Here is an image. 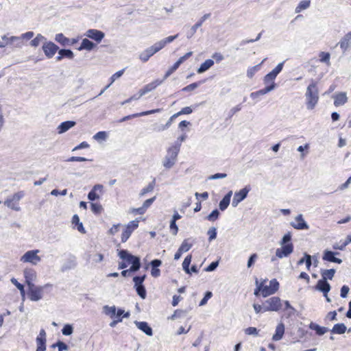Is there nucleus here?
Masks as SVG:
<instances>
[{
    "mask_svg": "<svg viewBox=\"0 0 351 351\" xmlns=\"http://www.w3.org/2000/svg\"><path fill=\"white\" fill-rule=\"evenodd\" d=\"M180 149V143L176 141L174 145L170 147L162 160V165L166 169H171L177 162L178 155Z\"/></svg>",
    "mask_w": 351,
    "mask_h": 351,
    "instance_id": "f257e3e1",
    "label": "nucleus"
},
{
    "mask_svg": "<svg viewBox=\"0 0 351 351\" xmlns=\"http://www.w3.org/2000/svg\"><path fill=\"white\" fill-rule=\"evenodd\" d=\"M306 104L308 110H313L319 100V90L317 83L312 80L305 93Z\"/></svg>",
    "mask_w": 351,
    "mask_h": 351,
    "instance_id": "f03ea898",
    "label": "nucleus"
},
{
    "mask_svg": "<svg viewBox=\"0 0 351 351\" xmlns=\"http://www.w3.org/2000/svg\"><path fill=\"white\" fill-rule=\"evenodd\" d=\"M119 257L128 264H131L130 270L136 272L141 267V259L138 256L130 253L127 250H117Z\"/></svg>",
    "mask_w": 351,
    "mask_h": 351,
    "instance_id": "7ed1b4c3",
    "label": "nucleus"
},
{
    "mask_svg": "<svg viewBox=\"0 0 351 351\" xmlns=\"http://www.w3.org/2000/svg\"><path fill=\"white\" fill-rule=\"evenodd\" d=\"M49 284L44 286H36L33 285L32 287H28V298L31 301L37 302L43 298V289L47 287H51Z\"/></svg>",
    "mask_w": 351,
    "mask_h": 351,
    "instance_id": "20e7f679",
    "label": "nucleus"
},
{
    "mask_svg": "<svg viewBox=\"0 0 351 351\" xmlns=\"http://www.w3.org/2000/svg\"><path fill=\"white\" fill-rule=\"evenodd\" d=\"M281 300L278 297H272L263 303V312L278 311L281 308Z\"/></svg>",
    "mask_w": 351,
    "mask_h": 351,
    "instance_id": "39448f33",
    "label": "nucleus"
},
{
    "mask_svg": "<svg viewBox=\"0 0 351 351\" xmlns=\"http://www.w3.org/2000/svg\"><path fill=\"white\" fill-rule=\"evenodd\" d=\"M39 252L38 250H29L26 252L21 257L20 261L23 263H29L36 265L41 260L40 257L38 256Z\"/></svg>",
    "mask_w": 351,
    "mask_h": 351,
    "instance_id": "423d86ee",
    "label": "nucleus"
},
{
    "mask_svg": "<svg viewBox=\"0 0 351 351\" xmlns=\"http://www.w3.org/2000/svg\"><path fill=\"white\" fill-rule=\"evenodd\" d=\"M251 190L250 186H245L243 189H241L240 191L235 192L232 202V206L233 207L237 206V205L244 200L247 196L250 191Z\"/></svg>",
    "mask_w": 351,
    "mask_h": 351,
    "instance_id": "0eeeda50",
    "label": "nucleus"
},
{
    "mask_svg": "<svg viewBox=\"0 0 351 351\" xmlns=\"http://www.w3.org/2000/svg\"><path fill=\"white\" fill-rule=\"evenodd\" d=\"M84 36L99 43L105 37V34L101 30L89 29L84 33Z\"/></svg>",
    "mask_w": 351,
    "mask_h": 351,
    "instance_id": "6e6552de",
    "label": "nucleus"
},
{
    "mask_svg": "<svg viewBox=\"0 0 351 351\" xmlns=\"http://www.w3.org/2000/svg\"><path fill=\"white\" fill-rule=\"evenodd\" d=\"M59 47L53 42H45L43 45V50L48 58H51L58 51Z\"/></svg>",
    "mask_w": 351,
    "mask_h": 351,
    "instance_id": "1a4fd4ad",
    "label": "nucleus"
},
{
    "mask_svg": "<svg viewBox=\"0 0 351 351\" xmlns=\"http://www.w3.org/2000/svg\"><path fill=\"white\" fill-rule=\"evenodd\" d=\"M281 247L278 248L276 251V256L279 258L287 257L293 251V245L292 243H288L287 245H280Z\"/></svg>",
    "mask_w": 351,
    "mask_h": 351,
    "instance_id": "9d476101",
    "label": "nucleus"
},
{
    "mask_svg": "<svg viewBox=\"0 0 351 351\" xmlns=\"http://www.w3.org/2000/svg\"><path fill=\"white\" fill-rule=\"evenodd\" d=\"M291 226L293 228H295L296 230H299L309 229V226L306 222V221L304 219L303 215L302 214L298 215L295 218V221L291 222Z\"/></svg>",
    "mask_w": 351,
    "mask_h": 351,
    "instance_id": "9b49d317",
    "label": "nucleus"
},
{
    "mask_svg": "<svg viewBox=\"0 0 351 351\" xmlns=\"http://www.w3.org/2000/svg\"><path fill=\"white\" fill-rule=\"evenodd\" d=\"M339 254V252H333L329 250H325L323 252L322 259L328 262L341 264L342 263V260L335 257L336 255Z\"/></svg>",
    "mask_w": 351,
    "mask_h": 351,
    "instance_id": "f8f14e48",
    "label": "nucleus"
},
{
    "mask_svg": "<svg viewBox=\"0 0 351 351\" xmlns=\"http://www.w3.org/2000/svg\"><path fill=\"white\" fill-rule=\"evenodd\" d=\"M315 289L323 293L324 296L326 297V294H328V293L330 291L331 287L327 280H325V279H320L317 281Z\"/></svg>",
    "mask_w": 351,
    "mask_h": 351,
    "instance_id": "ddd939ff",
    "label": "nucleus"
},
{
    "mask_svg": "<svg viewBox=\"0 0 351 351\" xmlns=\"http://www.w3.org/2000/svg\"><path fill=\"white\" fill-rule=\"evenodd\" d=\"M337 45L340 46L343 53H345L351 47V31L344 35V36L337 43Z\"/></svg>",
    "mask_w": 351,
    "mask_h": 351,
    "instance_id": "4468645a",
    "label": "nucleus"
},
{
    "mask_svg": "<svg viewBox=\"0 0 351 351\" xmlns=\"http://www.w3.org/2000/svg\"><path fill=\"white\" fill-rule=\"evenodd\" d=\"M24 277L27 287L30 286L32 287V285H34L33 282L36 278V271L32 269H26L24 270Z\"/></svg>",
    "mask_w": 351,
    "mask_h": 351,
    "instance_id": "2eb2a0df",
    "label": "nucleus"
},
{
    "mask_svg": "<svg viewBox=\"0 0 351 351\" xmlns=\"http://www.w3.org/2000/svg\"><path fill=\"white\" fill-rule=\"evenodd\" d=\"M210 16V14H205L203 16L201 17V19L194 25L191 27L189 32L188 33L187 38H191L193 36L195 33L196 32L197 29L200 27L203 23L208 19Z\"/></svg>",
    "mask_w": 351,
    "mask_h": 351,
    "instance_id": "dca6fc26",
    "label": "nucleus"
},
{
    "mask_svg": "<svg viewBox=\"0 0 351 351\" xmlns=\"http://www.w3.org/2000/svg\"><path fill=\"white\" fill-rule=\"evenodd\" d=\"M163 80H156L152 83H149L144 86L143 88L139 90L140 96H143L144 95L147 94V93L155 89L158 86L162 84Z\"/></svg>",
    "mask_w": 351,
    "mask_h": 351,
    "instance_id": "f3484780",
    "label": "nucleus"
},
{
    "mask_svg": "<svg viewBox=\"0 0 351 351\" xmlns=\"http://www.w3.org/2000/svg\"><path fill=\"white\" fill-rule=\"evenodd\" d=\"M285 324L282 322L279 323L276 328L275 333L272 336V340L274 341L281 340L285 334Z\"/></svg>",
    "mask_w": 351,
    "mask_h": 351,
    "instance_id": "a211bd4d",
    "label": "nucleus"
},
{
    "mask_svg": "<svg viewBox=\"0 0 351 351\" xmlns=\"http://www.w3.org/2000/svg\"><path fill=\"white\" fill-rule=\"evenodd\" d=\"M135 325L137 328L143 331L147 336H152L153 335L152 328L149 326L146 322H134Z\"/></svg>",
    "mask_w": 351,
    "mask_h": 351,
    "instance_id": "6ab92c4d",
    "label": "nucleus"
},
{
    "mask_svg": "<svg viewBox=\"0 0 351 351\" xmlns=\"http://www.w3.org/2000/svg\"><path fill=\"white\" fill-rule=\"evenodd\" d=\"M159 111H160V109H155V110H148V111L142 112H140V113H136V114L128 115V116H125V117H123L121 119H120L119 122L121 123V122L130 120V119H131L132 118L139 117L145 116V115H149V114H154L155 112H158Z\"/></svg>",
    "mask_w": 351,
    "mask_h": 351,
    "instance_id": "aec40b11",
    "label": "nucleus"
},
{
    "mask_svg": "<svg viewBox=\"0 0 351 351\" xmlns=\"http://www.w3.org/2000/svg\"><path fill=\"white\" fill-rule=\"evenodd\" d=\"M76 124L74 121H66L61 123L58 127L59 134H62L68 131L69 129L75 126Z\"/></svg>",
    "mask_w": 351,
    "mask_h": 351,
    "instance_id": "412c9836",
    "label": "nucleus"
},
{
    "mask_svg": "<svg viewBox=\"0 0 351 351\" xmlns=\"http://www.w3.org/2000/svg\"><path fill=\"white\" fill-rule=\"evenodd\" d=\"M334 99V105L335 106H340L344 105L347 102L348 97L346 93L341 92L335 95Z\"/></svg>",
    "mask_w": 351,
    "mask_h": 351,
    "instance_id": "4be33fe9",
    "label": "nucleus"
},
{
    "mask_svg": "<svg viewBox=\"0 0 351 351\" xmlns=\"http://www.w3.org/2000/svg\"><path fill=\"white\" fill-rule=\"evenodd\" d=\"M309 328L316 332V334L319 336L324 335L328 331V328L324 326H321L319 324L311 322L308 326Z\"/></svg>",
    "mask_w": 351,
    "mask_h": 351,
    "instance_id": "5701e85b",
    "label": "nucleus"
},
{
    "mask_svg": "<svg viewBox=\"0 0 351 351\" xmlns=\"http://www.w3.org/2000/svg\"><path fill=\"white\" fill-rule=\"evenodd\" d=\"M232 195V191H230L226 195H225L223 199L220 201L219 207L221 210L223 211L228 207L230 202Z\"/></svg>",
    "mask_w": 351,
    "mask_h": 351,
    "instance_id": "b1692460",
    "label": "nucleus"
},
{
    "mask_svg": "<svg viewBox=\"0 0 351 351\" xmlns=\"http://www.w3.org/2000/svg\"><path fill=\"white\" fill-rule=\"evenodd\" d=\"M103 185L95 184L88 194V199L90 201H95L99 198V195L97 193V191H101Z\"/></svg>",
    "mask_w": 351,
    "mask_h": 351,
    "instance_id": "393cba45",
    "label": "nucleus"
},
{
    "mask_svg": "<svg viewBox=\"0 0 351 351\" xmlns=\"http://www.w3.org/2000/svg\"><path fill=\"white\" fill-rule=\"evenodd\" d=\"M96 47V44H95L93 42L90 41L88 38H84L82 40L81 45L80 47L78 48V50H88L91 51Z\"/></svg>",
    "mask_w": 351,
    "mask_h": 351,
    "instance_id": "a878e982",
    "label": "nucleus"
},
{
    "mask_svg": "<svg viewBox=\"0 0 351 351\" xmlns=\"http://www.w3.org/2000/svg\"><path fill=\"white\" fill-rule=\"evenodd\" d=\"M154 54H155V53L154 52L152 49L150 47H148L140 53L139 58L143 62H146L147 61H148L149 58L152 57Z\"/></svg>",
    "mask_w": 351,
    "mask_h": 351,
    "instance_id": "bb28decb",
    "label": "nucleus"
},
{
    "mask_svg": "<svg viewBox=\"0 0 351 351\" xmlns=\"http://www.w3.org/2000/svg\"><path fill=\"white\" fill-rule=\"evenodd\" d=\"M347 330V327L343 323L336 324L334 325L330 332L332 334L342 335Z\"/></svg>",
    "mask_w": 351,
    "mask_h": 351,
    "instance_id": "cd10ccee",
    "label": "nucleus"
},
{
    "mask_svg": "<svg viewBox=\"0 0 351 351\" xmlns=\"http://www.w3.org/2000/svg\"><path fill=\"white\" fill-rule=\"evenodd\" d=\"M214 64V61L211 59H208L204 61L200 66L197 69L198 73H202L208 70Z\"/></svg>",
    "mask_w": 351,
    "mask_h": 351,
    "instance_id": "c85d7f7f",
    "label": "nucleus"
},
{
    "mask_svg": "<svg viewBox=\"0 0 351 351\" xmlns=\"http://www.w3.org/2000/svg\"><path fill=\"white\" fill-rule=\"evenodd\" d=\"M76 265L77 263L75 258L73 257V258L68 260L62 265L61 267V271L64 272L67 270L74 269L76 267Z\"/></svg>",
    "mask_w": 351,
    "mask_h": 351,
    "instance_id": "c756f323",
    "label": "nucleus"
},
{
    "mask_svg": "<svg viewBox=\"0 0 351 351\" xmlns=\"http://www.w3.org/2000/svg\"><path fill=\"white\" fill-rule=\"evenodd\" d=\"M55 40L64 47L69 46L70 44V39L65 37L62 33H59L56 35Z\"/></svg>",
    "mask_w": 351,
    "mask_h": 351,
    "instance_id": "7c9ffc66",
    "label": "nucleus"
},
{
    "mask_svg": "<svg viewBox=\"0 0 351 351\" xmlns=\"http://www.w3.org/2000/svg\"><path fill=\"white\" fill-rule=\"evenodd\" d=\"M267 281V279L263 280L261 283V294L263 297L265 298L268 295L274 294L271 293V290L269 286L264 285L265 282Z\"/></svg>",
    "mask_w": 351,
    "mask_h": 351,
    "instance_id": "2f4dec72",
    "label": "nucleus"
},
{
    "mask_svg": "<svg viewBox=\"0 0 351 351\" xmlns=\"http://www.w3.org/2000/svg\"><path fill=\"white\" fill-rule=\"evenodd\" d=\"M335 272L336 270L335 269L322 270L321 271L322 279H325V280H327L328 279L332 280Z\"/></svg>",
    "mask_w": 351,
    "mask_h": 351,
    "instance_id": "473e14b6",
    "label": "nucleus"
},
{
    "mask_svg": "<svg viewBox=\"0 0 351 351\" xmlns=\"http://www.w3.org/2000/svg\"><path fill=\"white\" fill-rule=\"evenodd\" d=\"M319 61L322 63H325L327 66L330 65V54L328 52L322 51L319 54Z\"/></svg>",
    "mask_w": 351,
    "mask_h": 351,
    "instance_id": "72a5a7b5",
    "label": "nucleus"
},
{
    "mask_svg": "<svg viewBox=\"0 0 351 351\" xmlns=\"http://www.w3.org/2000/svg\"><path fill=\"white\" fill-rule=\"evenodd\" d=\"M58 54L61 55L62 58L73 59L74 57L73 52L69 49H58Z\"/></svg>",
    "mask_w": 351,
    "mask_h": 351,
    "instance_id": "f704fd0d",
    "label": "nucleus"
},
{
    "mask_svg": "<svg viewBox=\"0 0 351 351\" xmlns=\"http://www.w3.org/2000/svg\"><path fill=\"white\" fill-rule=\"evenodd\" d=\"M191 239H186L183 241L179 249L182 252H188L192 247L193 243L190 242Z\"/></svg>",
    "mask_w": 351,
    "mask_h": 351,
    "instance_id": "c9c22d12",
    "label": "nucleus"
},
{
    "mask_svg": "<svg viewBox=\"0 0 351 351\" xmlns=\"http://www.w3.org/2000/svg\"><path fill=\"white\" fill-rule=\"evenodd\" d=\"M311 4L310 0H304L299 3L298 5L295 8V12L299 13L303 10L307 9Z\"/></svg>",
    "mask_w": 351,
    "mask_h": 351,
    "instance_id": "e433bc0d",
    "label": "nucleus"
},
{
    "mask_svg": "<svg viewBox=\"0 0 351 351\" xmlns=\"http://www.w3.org/2000/svg\"><path fill=\"white\" fill-rule=\"evenodd\" d=\"M10 45H13L16 47L21 48L23 46V40L21 36H10Z\"/></svg>",
    "mask_w": 351,
    "mask_h": 351,
    "instance_id": "4c0bfd02",
    "label": "nucleus"
},
{
    "mask_svg": "<svg viewBox=\"0 0 351 351\" xmlns=\"http://www.w3.org/2000/svg\"><path fill=\"white\" fill-rule=\"evenodd\" d=\"M156 179L154 178L146 187L143 188L141 193L140 196H144L147 193L152 192L155 186Z\"/></svg>",
    "mask_w": 351,
    "mask_h": 351,
    "instance_id": "58836bf2",
    "label": "nucleus"
},
{
    "mask_svg": "<svg viewBox=\"0 0 351 351\" xmlns=\"http://www.w3.org/2000/svg\"><path fill=\"white\" fill-rule=\"evenodd\" d=\"M192 256L191 255H188L185 257L184 259V261L182 263V268L183 270L188 274H190V264L191 263Z\"/></svg>",
    "mask_w": 351,
    "mask_h": 351,
    "instance_id": "ea45409f",
    "label": "nucleus"
},
{
    "mask_svg": "<svg viewBox=\"0 0 351 351\" xmlns=\"http://www.w3.org/2000/svg\"><path fill=\"white\" fill-rule=\"evenodd\" d=\"M265 60H266V58L263 59V61L260 64H257L256 66H254L248 69L247 71V77H250V78H252L254 76V75L255 74V73L257 72L259 70L261 65Z\"/></svg>",
    "mask_w": 351,
    "mask_h": 351,
    "instance_id": "a19ab883",
    "label": "nucleus"
},
{
    "mask_svg": "<svg viewBox=\"0 0 351 351\" xmlns=\"http://www.w3.org/2000/svg\"><path fill=\"white\" fill-rule=\"evenodd\" d=\"M134 288L141 298L143 300L146 298L147 291L144 285L134 286Z\"/></svg>",
    "mask_w": 351,
    "mask_h": 351,
    "instance_id": "79ce46f5",
    "label": "nucleus"
},
{
    "mask_svg": "<svg viewBox=\"0 0 351 351\" xmlns=\"http://www.w3.org/2000/svg\"><path fill=\"white\" fill-rule=\"evenodd\" d=\"M4 204L8 206V208L14 210H16V211H19L20 210V207L17 206V203L15 202L12 198H10V199H7L5 202H4Z\"/></svg>",
    "mask_w": 351,
    "mask_h": 351,
    "instance_id": "37998d69",
    "label": "nucleus"
},
{
    "mask_svg": "<svg viewBox=\"0 0 351 351\" xmlns=\"http://www.w3.org/2000/svg\"><path fill=\"white\" fill-rule=\"evenodd\" d=\"M43 40H46V38L40 34H38L33 40H32L30 45L32 47H36L40 45V42Z\"/></svg>",
    "mask_w": 351,
    "mask_h": 351,
    "instance_id": "c03bdc74",
    "label": "nucleus"
},
{
    "mask_svg": "<svg viewBox=\"0 0 351 351\" xmlns=\"http://www.w3.org/2000/svg\"><path fill=\"white\" fill-rule=\"evenodd\" d=\"M36 351H45L46 350V339H36Z\"/></svg>",
    "mask_w": 351,
    "mask_h": 351,
    "instance_id": "a18cd8bd",
    "label": "nucleus"
},
{
    "mask_svg": "<svg viewBox=\"0 0 351 351\" xmlns=\"http://www.w3.org/2000/svg\"><path fill=\"white\" fill-rule=\"evenodd\" d=\"M104 312L108 315H110V317H113L116 315V307L114 306H104Z\"/></svg>",
    "mask_w": 351,
    "mask_h": 351,
    "instance_id": "49530a36",
    "label": "nucleus"
},
{
    "mask_svg": "<svg viewBox=\"0 0 351 351\" xmlns=\"http://www.w3.org/2000/svg\"><path fill=\"white\" fill-rule=\"evenodd\" d=\"M146 278V275L144 274L143 276H136L133 278V282L134 283V286H140L144 285L143 282Z\"/></svg>",
    "mask_w": 351,
    "mask_h": 351,
    "instance_id": "de8ad7c7",
    "label": "nucleus"
},
{
    "mask_svg": "<svg viewBox=\"0 0 351 351\" xmlns=\"http://www.w3.org/2000/svg\"><path fill=\"white\" fill-rule=\"evenodd\" d=\"M275 79L276 77L274 75H272L270 73H269L264 77L263 82L265 84H274L276 88V84L274 82Z\"/></svg>",
    "mask_w": 351,
    "mask_h": 351,
    "instance_id": "09e8293b",
    "label": "nucleus"
},
{
    "mask_svg": "<svg viewBox=\"0 0 351 351\" xmlns=\"http://www.w3.org/2000/svg\"><path fill=\"white\" fill-rule=\"evenodd\" d=\"M220 215L219 211L216 208L213 210L207 217L206 219L210 221L217 220Z\"/></svg>",
    "mask_w": 351,
    "mask_h": 351,
    "instance_id": "8fccbe9b",
    "label": "nucleus"
},
{
    "mask_svg": "<svg viewBox=\"0 0 351 351\" xmlns=\"http://www.w3.org/2000/svg\"><path fill=\"white\" fill-rule=\"evenodd\" d=\"M73 326L69 324H65L62 329V334L66 336L71 335L73 333Z\"/></svg>",
    "mask_w": 351,
    "mask_h": 351,
    "instance_id": "3c124183",
    "label": "nucleus"
},
{
    "mask_svg": "<svg viewBox=\"0 0 351 351\" xmlns=\"http://www.w3.org/2000/svg\"><path fill=\"white\" fill-rule=\"evenodd\" d=\"M165 44L162 41V40L156 43L154 45H153L152 46L149 47L150 48L152 49V50L154 51V52L156 53L157 52H158L160 50H161L162 48L165 47Z\"/></svg>",
    "mask_w": 351,
    "mask_h": 351,
    "instance_id": "603ef678",
    "label": "nucleus"
},
{
    "mask_svg": "<svg viewBox=\"0 0 351 351\" xmlns=\"http://www.w3.org/2000/svg\"><path fill=\"white\" fill-rule=\"evenodd\" d=\"M285 62H280L276 68H274L271 72H269L275 77L282 71L283 69Z\"/></svg>",
    "mask_w": 351,
    "mask_h": 351,
    "instance_id": "864d4df0",
    "label": "nucleus"
},
{
    "mask_svg": "<svg viewBox=\"0 0 351 351\" xmlns=\"http://www.w3.org/2000/svg\"><path fill=\"white\" fill-rule=\"evenodd\" d=\"M285 62H280L276 68H274L271 72H269L275 77L282 71L283 69Z\"/></svg>",
    "mask_w": 351,
    "mask_h": 351,
    "instance_id": "5fc2aeb1",
    "label": "nucleus"
},
{
    "mask_svg": "<svg viewBox=\"0 0 351 351\" xmlns=\"http://www.w3.org/2000/svg\"><path fill=\"white\" fill-rule=\"evenodd\" d=\"M202 82L192 83V84L184 87L182 89V90L184 92L192 91V90H195V88H197L202 84Z\"/></svg>",
    "mask_w": 351,
    "mask_h": 351,
    "instance_id": "6e6d98bb",
    "label": "nucleus"
},
{
    "mask_svg": "<svg viewBox=\"0 0 351 351\" xmlns=\"http://www.w3.org/2000/svg\"><path fill=\"white\" fill-rule=\"evenodd\" d=\"M108 137L107 132L105 131H100L97 132L94 136L93 138L96 141L103 140L105 141Z\"/></svg>",
    "mask_w": 351,
    "mask_h": 351,
    "instance_id": "4d7b16f0",
    "label": "nucleus"
},
{
    "mask_svg": "<svg viewBox=\"0 0 351 351\" xmlns=\"http://www.w3.org/2000/svg\"><path fill=\"white\" fill-rule=\"evenodd\" d=\"M275 89V85L274 84H270L265 86L264 88H262L259 90H258V93L259 95H263L267 94V93Z\"/></svg>",
    "mask_w": 351,
    "mask_h": 351,
    "instance_id": "13d9d810",
    "label": "nucleus"
},
{
    "mask_svg": "<svg viewBox=\"0 0 351 351\" xmlns=\"http://www.w3.org/2000/svg\"><path fill=\"white\" fill-rule=\"evenodd\" d=\"M186 315V311L182 310L177 309L174 311V313L169 317V319L174 320L177 318L182 317Z\"/></svg>",
    "mask_w": 351,
    "mask_h": 351,
    "instance_id": "bf43d9fd",
    "label": "nucleus"
},
{
    "mask_svg": "<svg viewBox=\"0 0 351 351\" xmlns=\"http://www.w3.org/2000/svg\"><path fill=\"white\" fill-rule=\"evenodd\" d=\"M269 286L272 289L271 293H275L279 289V282L276 279L274 278L270 280Z\"/></svg>",
    "mask_w": 351,
    "mask_h": 351,
    "instance_id": "052dcab7",
    "label": "nucleus"
},
{
    "mask_svg": "<svg viewBox=\"0 0 351 351\" xmlns=\"http://www.w3.org/2000/svg\"><path fill=\"white\" fill-rule=\"evenodd\" d=\"M212 296H213V293H212V292H211V291H206V292L205 293V294H204V298H203L201 300V301L199 302V305L200 306H204V305L207 303L208 300L210 298H211V297H212Z\"/></svg>",
    "mask_w": 351,
    "mask_h": 351,
    "instance_id": "680f3d73",
    "label": "nucleus"
},
{
    "mask_svg": "<svg viewBox=\"0 0 351 351\" xmlns=\"http://www.w3.org/2000/svg\"><path fill=\"white\" fill-rule=\"evenodd\" d=\"M207 234L208 235V240L209 241H212L213 240L215 239L217 237V229L215 227L210 228L207 232Z\"/></svg>",
    "mask_w": 351,
    "mask_h": 351,
    "instance_id": "e2e57ef3",
    "label": "nucleus"
},
{
    "mask_svg": "<svg viewBox=\"0 0 351 351\" xmlns=\"http://www.w3.org/2000/svg\"><path fill=\"white\" fill-rule=\"evenodd\" d=\"M138 222L139 221L138 220V219L132 220L128 223L126 228L130 230L132 232H133L135 229H136L138 227Z\"/></svg>",
    "mask_w": 351,
    "mask_h": 351,
    "instance_id": "0e129e2a",
    "label": "nucleus"
},
{
    "mask_svg": "<svg viewBox=\"0 0 351 351\" xmlns=\"http://www.w3.org/2000/svg\"><path fill=\"white\" fill-rule=\"evenodd\" d=\"M132 232L128 229L127 228H125L122 233V235H121V241L123 243H125L127 241V240L130 238V237L131 236Z\"/></svg>",
    "mask_w": 351,
    "mask_h": 351,
    "instance_id": "69168bd1",
    "label": "nucleus"
},
{
    "mask_svg": "<svg viewBox=\"0 0 351 351\" xmlns=\"http://www.w3.org/2000/svg\"><path fill=\"white\" fill-rule=\"evenodd\" d=\"M219 265V261H213L211 263H210L205 269L204 271H215L217 267Z\"/></svg>",
    "mask_w": 351,
    "mask_h": 351,
    "instance_id": "338daca9",
    "label": "nucleus"
},
{
    "mask_svg": "<svg viewBox=\"0 0 351 351\" xmlns=\"http://www.w3.org/2000/svg\"><path fill=\"white\" fill-rule=\"evenodd\" d=\"M291 234L290 232H289L283 236L280 244V245H287L288 243H291Z\"/></svg>",
    "mask_w": 351,
    "mask_h": 351,
    "instance_id": "774afa93",
    "label": "nucleus"
}]
</instances>
